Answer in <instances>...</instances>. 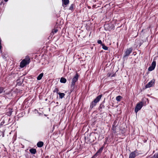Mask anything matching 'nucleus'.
<instances>
[{"label": "nucleus", "mask_w": 158, "mask_h": 158, "mask_svg": "<svg viewBox=\"0 0 158 158\" xmlns=\"http://www.w3.org/2000/svg\"><path fill=\"white\" fill-rule=\"evenodd\" d=\"M102 96V95H100L95 98L94 101L91 102L90 106V108L92 109L96 105V103L100 101Z\"/></svg>", "instance_id": "obj_2"}, {"label": "nucleus", "mask_w": 158, "mask_h": 158, "mask_svg": "<svg viewBox=\"0 0 158 158\" xmlns=\"http://www.w3.org/2000/svg\"><path fill=\"white\" fill-rule=\"evenodd\" d=\"M155 80L154 79L148 82L145 86L146 88H150L152 86L154 83Z\"/></svg>", "instance_id": "obj_7"}, {"label": "nucleus", "mask_w": 158, "mask_h": 158, "mask_svg": "<svg viewBox=\"0 0 158 158\" xmlns=\"http://www.w3.org/2000/svg\"><path fill=\"white\" fill-rule=\"evenodd\" d=\"M8 0H4V1L5 2H7L8 1Z\"/></svg>", "instance_id": "obj_25"}, {"label": "nucleus", "mask_w": 158, "mask_h": 158, "mask_svg": "<svg viewBox=\"0 0 158 158\" xmlns=\"http://www.w3.org/2000/svg\"><path fill=\"white\" fill-rule=\"evenodd\" d=\"M136 153L137 152L135 151L133 152H132L130 154L129 158H135V157L136 156Z\"/></svg>", "instance_id": "obj_9"}, {"label": "nucleus", "mask_w": 158, "mask_h": 158, "mask_svg": "<svg viewBox=\"0 0 158 158\" xmlns=\"http://www.w3.org/2000/svg\"><path fill=\"white\" fill-rule=\"evenodd\" d=\"M4 88L2 87H0V94L2 93L4 90Z\"/></svg>", "instance_id": "obj_20"}, {"label": "nucleus", "mask_w": 158, "mask_h": 158, "mask_svg": "<svg viewBox=\"0 0 158 158\" xmlns=\"http://www.w3.org/2000/svg\"><path fill=\"white\" fill-rule=\"evenodd\" d=\"M79 75L78 73H77L75 76L73 78L72 80L71 84V87H73V89L74 87V86L75 84V82H77L78 79Z\"/></svg>", "instance_id": "obj_3"}, {"label": "nucleus", "mask_w": 158, "mask_h": 158, "mask_svg": "<svg viewBox=\"0 0 158 158\" xmlns=\"http://www.w3.org/2000/svg\"><path fill=\"white\" fill-rule=\"evenodd\" d=\"M2 48L1 45V41L0 40V50Z\"/></svg>", "instance_id": "obj_24"}, {"label": "nucleus", "mask_w": 158, "mask_h": 158, "mask_svg": "<svg viewBox=\"0 0 158 158\" xmlns=\"http://www.w3.org/2000/svg\"><path fill=\"white\" fill-rule=\"evenodd\" d=\"M30 62V58L29 56H27L20 63V67L23 68L26 65L28 64Z\"/></svg>", "instance_id": "obj_1"}, {"label": "nucleus", "mask_w": 158, "mask_h": 158, "mask_svg": "<svg viewBox=\"0 0 158 158\" xmlns=\"http://www.w3.org/2000/svg\"><path fill=\"white\" fill-rule=\"evenodd\" d=\"M100 107L101 108H104V106L103 105H102V103L100 105Z\"/></svg>", "instance_id": "obj_23"}, {"label": "nucleus", "mask_w": 158, "mask_h": 158, "mask_svg": "<svg viewBox=\"0 0 158 158\" xmlns=\"http://www.w3.org/2000/svg\"><path fill=\"white\" fill-rule=\"evenodd\" d=\"M102 48L103 49L105 50H107L108 49V48L107 47L105 46L104 44H102Z\"/></svg>", "instance_id": "obj_16"}, {"label": "nucleus", "mask_w": 158, "mask_h": 158, "mask_svg": "<svg viewBox=\"0 0 158 158\" xmlns=\"http://www.w3.org/2000/svg\"><path fill=\"white\" fill-rule=\"evenodd\" d=\"M74 4H72L70 6L69 8V10H73L74 8Z\"/></svg>", "instance_id": "obj_18"}, {"label": "nucleus", "mask_w": 158, "mask_h": 158, "mask_svg": "<svg viewBox=\"0 0 158 158\" xmlns=\"http://www.w3.org/2000/svg\"><path fill=\"white\" fill-rule=\"evenodd\" d=\"M29 151L31 153L33 154H35L36 152V150L35 148L31 149Z\"/></svg>", "instance_id": "obj_12"}, {"label": "nucleus", "mask_w": 158, "mask_h": 158, "mask_svg": "<svg viewBox=\"0 0 158 158\" xmlns=\"http://www.w3.org/2000/svg\"><path fill=\"white\" fill-rule=\"evenodd\" d=\"M98 44H101L102 45V44H103L102 43V41L101 40H98Z\"/></svg>", "instance_id": "obj_22"}, {"label": "nucleus", "mask_w": 158, "mask_h": 158, "mask_svg": "<svg viewBox=\"0 0 158 158\" xmlns=\"http://www.w3.org/2000/svg\"><path fill=\"white\" fill-rule=\"evenodd\" d=\"M132 48H131L127 49L125 52L124 57H125L129 56L130 54L132 52Z\"/></svg>", "instance_id": "obj_5"}, {"label": "nucleus", "mask_w": 158, "mask_h": 158, "mask_svg": "<svg viewBox=\"0 0 158 158\" xmlns=\"http://www.w3.org/2000/svg\"><path fill=\"white\" fill-rule=\"evenodd\" d=\"M122 98L121 96H118L116 97V100L118 101H120Z\"/></svg>", "instance_id": "obj_17"}, {"label": "nucleus", "mask_w": 158, "mask_h": 158, "mask_svg": "<svg viewBox=\"0 0 158 158\" xmlns=\"http://www.w3.org/2000/svg\"><path fill=\"white\" fill-rule=\"evenodd\" d=\"M57 31H58V30L57 29H53L52 30V32L54 34V33H56Z\"/></svg>", "instance_id": "obj_21"}, {"label": "nucleus", "mask_w": 158, "mask_h": 158, "mask_svg": "<svg viewBox=\"0 0 158 158\" xmlns=\"http://www.w3.org/2000/svg\"><path fill=\"white\" fill-rule=\"evenodd\" d=\"M62 6L64 8L66 6V5L69 4V0H62Z\"/></svg>", "instance_id": "obj_8"}, {"label": "nucleus", "mask_w": 158, "mask_h": 158, "mask_svg": "<svg viewBox=\"0 0 158 158\" xmlns=\"http://www.w3.org/2000/svg\"><path fill=\"white\" fill-rule=\"evenodd\" d=\"M143 102H141L137 104L135 109V112L136 113L141 109L143 106Z\"/></svg>", "instance_id": "obj_4"}, {"label": "nucleus", "mask_w": 158, "mask_h": 158, "mask_svg": "<svg viewBox=\"0 0 158 158\" xmlns=\"http://www.w3.org/2000/svg\"><path fill=\"white\" fill-rule=\"evenodd\" d=\"M44 75L43 73H40L37 77V79L38 80H40Z\"/></svg>", "instance_id": "obj_14"}, {"label": "nucleus", "mask_w": 158, "mask_h": 158, "mask_svg": "<svg viewBox=\"0 0 158 158\" xmlns=\"http://www.w3.org/2000/svg\"><path fill=\"white\" fill-rule=\"evenodd\" d=\"M58 91H59V90H58V89L57 88H55L53 90L54 92H56L57 94H58V93H59V92H58Z\"/></svg>", "instance_id": "obj_19"}, {"label": "nucleus", "mask_w": 158, "mask_h": 158, "mask_svg": "<svg viewBox=\"0 0 158 158\" xmlns=\"http://www.w3.org/2000/svg\"><path fill=\"white\" fill-rule=\"evenodd\" d=\"M103 149V148L102 147L100 149H99L98 150L97 152L96 153V154H95L94 156H97L99 155L102 152V150Z\"/></svg>", "instance_id": "obj_10"}, {"label": "nucleus", "mask_w": 158, "mask_h": 158, "mask_svg": "<svg viewBox=\"0 0 158 158\" xmlns=\"http://www.w3.org/2000/svg\"><path fill=\"white\" fill-rule=\"evenodd\" d=\"M156 66V62L153 61L151 64V65L149 67L148 70L150 71L153 70L155 68Z\"/></svg>", "instance_id": "obj_6"}, {"label": "nucleus", "mask_w": 158, "mask_h": 158, "mask_svg": "<svg viewBox=\"0 0 158 158\" xmlns=\"http://www.w3.org/2000/svg\"><path fill=\"white\" fill-rule=\"evenodd\" d=\"M66 81H67L66 79L64 77H61L60 78V81L61 83H66Z\"/></svg>", "instance_id": "obj_13"}, {"label": "nucleus", "mask_w": 158, "mask_h": 158, "mask_svg": "<svg viewBox=\"0 0 158 158\" xmlns=\"http://www.w3.org/2000/svg\"><path fill=\"white\" fill-rule=\"evenodd\" d=\"M58 94L59 95V97L60 98H62L65 96V94L64 93H58Z\"/></svg>", "instance_id": "obj_15"}, {"label": "nucleus", "mask_w": 158, "mask_h": 158, "mask_svg": "<svg viewBox=\"0 0 158 158\" xmlns=\"http://www.w3.org/2000/svg\"><path fill=\"white\" fill-rule=\"evenodd\" d=\"M44 145V143L42 141H40L37 143V146L38 147L41 148Z\"/></svg>", "instance_id": "obj_11"}]
</instances>
